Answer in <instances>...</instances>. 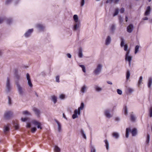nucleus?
Instances as JSON below:
<instances>
[{"instance_id":"obj_1","label":"nucleus","mask_w":152,"mask_h":152,"mask_svg":"<svg viewBox=\"0 0 152 152\" xmlns=\"http://www.w3.org/2000/svg\"><path fill=\"white\" fill-rule=\"evenodd\" d=\"M12 88V86L11 85L10 80L9 77L7 78L6 84V92L8 93L11 92Z\"/></svg>"},{"instance_id":"obj_2","label":"nucleus","mask_w":152,"mask_h":152,"mask_svg":"<svg viewBox=\"0 0 152 152\" xmlns=\"http://www.w3.org/2000/svg\"><path fill=\"white\" fill-rule=\"evenodd\" d=\"M15 83L17 87L18 91L19 94L22 95L24 92V89L19 84L18 81L15 82Z\"/></svg>"},{"instance_id":"obj_3","label":"nucleus","mask_w":152,"mask_h":152,"mask_svg":"<svg viewBox=\"0 0 152 152\" xmlns=\"http://www.w3.org/2000/svg\"><path fill=\"white\" fill-rule=\"evenodd\" d=\"M102 67V66L101 64H98L94 70L93 73L96 75H99L101 72Z\"/></svg>"},{"instance_id":"obj_4","label":"nucleus","mask_w":152,"mask_h":152,"mask_svg":"<svg viewBox=\"0 0 152 152\" xmlns=\"http://www.w3.org/2000/svg\"><path fill=\"white\" fill-rule=\"evenodd\" d=\"M130 53V51H127L126 52L125 56V59L126 61H128L129 62V65L131 64V61L132 60V57L131 56H129V54Z\"/></svg>"},{"instance_id":"obj_5","label":"nucleus","mask_w":152,"mask_h":152,"mask_svg":"<svg viewBox=\"0 0 152 152\" xmlns=\"http://www.w3.org/2000/svg\"><path fill=\"white\" fill-rule=\"evenodd\" d=\"M12 114V113L11 111H6L5 112L4 114V118L6 119H8L11 117Z\"/></svg>"},{"instance_id":"obj_6","label":"nucleus","mask_w":152,"mask_h":152,"mask_svg":"<svg viewBox=\"0 0 152 152\" xmlns=\"http://www.w3.org/2000/svg\"><path fill=\"white\" fill-rule=\"evenodd\" d=\"M33 110L37 116V117H39L41 113L40 110L35 107L33 108Z\"/></svg>"},{"instance_id":"obj_7","label":"nucleus","mask_w":152,"mask_h":152,"mask_svg":"<svg viewBox=\"0 0 152 152\" xmlns=\"http://www.w3.org/2000/svg\"><path fill=\"white\" fill-rule=\"evenodd\" d=\"M32 123L35 126H37V128L38 129H42V127L41 126V124L40 122L34 120L32 121Z\"/></svg>"},{"instance_id":"obj_8","label":"nucleus","mask_w":152,"mask_h":152,"mask_svg":"<svg viewBox=\"0 0 152 152\" xmlns=\"http://www.w3.org/2000/svg\"><path fill=\"white\" fill-rule=\"evenodd\" d=\"M80 112L79 111H78L77 109H75L74 111V114L72 115V118L73 119H75L78 117L77 115H80Z\"/></svg>"},{"instance_id":"obj_9","label":"nucleus","mask_w":152,"mask_h":152,"mask_svg":"<svg viewBox=\"0 0 152 152\" xmlns=\"http://www.w3.org/2000/svg\"><path fill=\"white\" fill-rule=\"evenodd\" d=\"M80 22L75 23L73 27V29L74 31L77 30L80 28Z\"/></svg>"},{"instance_id":"obj_10","label":"nucleus","mask_w":152,"mask_h":152,"mask_svg":"<svg viewBox=\"0 0 152 152\" xmlns=\"http://www.w3.org/2000/svg\"><path fill=\"white\" fill-rule=\"evenodd\" d=\"M36 27L40 31H43L45 28V26L41 24H37L36 25Z\"/></svg>"},{"instance_id":"obj_11","label":"nucleus","mask_w":152,"mask_h":152,"mask_svg":"<svg viewBox=\"0 0 152 152\" xmlns=\"http://www.w3.org/2000/svg\"><path fill=\"white\" fill-rule=\"evenodd\" d=\"M110 111L108 109L104 111V114L107 118H110L112 117V115L110 114Z\"/></svg>"},{"instance_id":"obj_12","label":"nucleus","mask_w":152,"mask_h":152,"mask_svg":"<svg viewBox=\"0 0 152 152\" xmlns=\"http://www.w3.org/2000/svg\"><path fill=\"white\" fill-rule=\"evenodd\" d=\"M133 25L132 24H130L127 28V31L129 33L132 32L133 30Z\"/></svg>"},{"instance_id":"obj_13","label":"nucleus","mask_w":152,"mask_h":152,"mask_svg":"<svg viewBox=\"0 0 152 152\" xmlns=\"http://www.w3.org/2000/svg\"><path fill=\"white\" fill-rule=\"evenodd\" d=\"M111 37L110 36H107L105 42V44L107 45H109L111 42Z\"/></svg>"},{"instance_id":"obj_14","label":"nucleus","mask_w":152,"mask_h":152,"mask_svg":"<svg viewBox=\"0 0 152 152\" xmlns=\"http://www.w3.org/2000/svg\"><path fill=\"white\" fill-rule=\"evenodd\" d=\"M151 11V8L150 6L147 7L145 13L144 15L145 16L149 15Z\"/></svg>"},{"instance_id":"obj_15","label":"nucleus","mask_w":152,"mask_h":152,"mask_svg":"<svg viewBox=\"0 0 152 152\" xmlns=\"http://www.w3.org/2000/svg\"><path fill=\"white\" fill-rule=\"evenodd\" d=\"M33 29H29L25 34L24 35L26 37H28L32 32Z\"/></svg>"},{"instance_id":"obj_16","label":"nucleus","mask_w":152,"mask_h":152,"mask_svg":"<svg viewBox=\"0 0 152 152\" xmlns=\"http://www.w3.org/2000/svg\"><path fill=\"white\" fill-rule=\"evenodd\" d=\"M87 87L86 85H84L81 88L80 91L82 93L84 94L86 92Z\"/></svg>"},{"instance_id":"obj_17","label":"nucleus","mask_w":152,"mask_h":152,"mask_svg":"<svg viewBox=\"0 0 152 152\" xmlns=\"http://www.w3.org/2000/svg\"><path fill=\"white\" fill-rule=\"evenodd\" d=\"M152 84V77H149L148 79V88L150 89L151 88V86Z\"/></svg>"},{"instance_id":"obj_18","label":"nucleus","mask_w":152,"mask_h":152,"mask_svg":"<svg viewBox=\"0 0 152 152\" xmlns=\"http://www.w3.org/2000/svg\"><path fill=\"white\" fill-rule=\"evenodd\" d=\"M78 56L80 58H82L83 57V54L82 53V49L81 47L78 50Z\"/></svg>"},{"instance_id":"obj_19","label":"nucleus","mask_w":152,"mask_h":152,"mask_svg":"<svg viewBox=\"0 0 152 152\" xmlns=\"http://www.w3.org/2000/svg\"><path fill=\"white\" fill-rule=\"evenodd\" d=\"M10 128L8 126H5L4 129V132L5 134H6L9 131Z\"/></svg>"},{"instance_id":"obj_20","label":"nucleus","mask_w":152,"mask_h":152,"mask_svg":"<svg viewBox=\"0 0 152 152\" xmlns=\"http://www.w3.org/2000/svg\"><path fill=\"white\" fill-rule=\"evenodd\" d=\"M131 133L133 136H135L137 134V129L135 128L133 129L131 131Z\"/></svg>"},{"instance_id":"obj_21","label":"nucleus","mask_w":152,"mask_h":152,"mask_svg":"<svg viewBox=\"0 0 152 152\" xmlns=\"http://www.w3.org/2000/svg\"><path fill=\"white\" fill-rule=\"evenodd\" d=\"M143 81V77L142 76H141L140 77L139 80L137 83V86L138 87H140L141 85V83H142Z\"/></svg>"},{"instance_id":"obj_22","label":"nucleus","mask_w":152,"mask_h":152,"mask_svg":"<svg viewBox=\"0 0 152 152\" xmlns=\"http://www.w3.org/2000/svg\"><path fill=\"white\" fill-rule=\"evenodd\" d=\"M150 140V135L148 134L147 135V137L146 138V140L145 141V143L147 145H149V141Z\"/></svg>"},{"instance_id":"obj_23","label":"nucleus","mask_w":152,"mask_h":152,"mask_svg":"<svg viewBox=\"0 0 152 152\" xmlns=\"http://www.w3.org/2000/svg\"><path fill=\"white\" fill-rule=\"evenodd\" d=\"M80 133L83 136V137L85 139H86V137L84 130L83 129H81L80 131Z\"/></svg>"},{"instance_id":"obj_24","label":"nucleus","mask_w":152,"mask_h":152,"mask_svg":"<svg viewBox=\"0 0 152 152\" xmlns=\"http://www.w3.org/2000/svg\"><path fill=\"white\" fill-rule=\"evenodd\" d=\"M55 121L57 124L58 126V131L59 132L61 131V126L60 123L56 120H55Z\"/></svg>"},{"instance_id":"obj_25","label":"nucleus","mask_w":152,"mask_h":152,"mask_svg":"<svg viewBox=\"0 0 152 152\" xmlns=\"http://www.w3.org/2000/svg\"><path fill=\"white\" fill-rule=\"evenodd\" d=\"M115 29V25L113 24L110 28V32L112 34H113Z\"/></svg>"},{"instance_id":"obj_26","label":"nucleus","mask_w":152,"mask_h":152,"mask_svg":"<svg viewBox=\"0 0 152 152\" xmlns=\"http://www.w3.org/2000/svg\"><path fill=\"white\" fill-rule=\"evenodd\" d=\"M22 113L23 115H27V116H31V113L27 110L23 111L22 112Z\"/></svg>"},{"instance_id":"obj_27","label":"nucleus","mask_w":152,"mask_h":152,"mask_svg":"<svg viewBox=\"0 0 152 152\" xmlns=\"http://www.w3.org/2000/svg\"><path fill=\"white\" fill-rule=\"evenodd\" d=\"M73 18L75 23L80 22H78V17L77 15H74Z\"/></svg>"},{"instance_id":"obj_28","label":"nucleus","mask_w":152,"mask_h":152,"mask_svg":"<svg viewBox=\"0 0 152 152\" xmlns=\"http://www.w3.org/2000/svg\"><path fill=\"white\" fill-rule=\"evenodd\" d=\"M112 135L116 139H118L119 137L118 133L116 132H113L112 134Z\"/></svg>"},{"instance_id":"obj_29","label":"nucleus","mask_w":152,"mask_h":152,"mask_svg":"<svg viewBox=\"0 0 152 152\" xmlns=\"http://www.w3.org/2000/svg\"><path fill=\"white\" fill-rule=\"evenodd\" d=\"M131 131V129L129 128H127L126 129V138H128L129 135V132Z\"/></svg>"},{"instance_id":"obj_30","label":"nucleus","mask_w":152,"mask_h":152,"mask_svg":"<svg viewBox=\"0 0 152 152\" xmlns=\"http://www.w3.org/2000/svg\"><path fill=\"white\" fill-rule=\"evenodd\" d=\"M84 104L83 102H82L81 103L80 106L78 108L77 110L78 111H79L80 112L81 110H83L84 108Z\"/></svg>"},{"instance_id":"obj_31","label":"nucleus","mask_w":152,"mask_h":152,"mask_svg":"<svg viewBox=\"0 0 152 152\" xmlns=\"http://www.w3.org/2000/svg\"><path fill=\"white\" fill-rule=\"evenodd\" d=\"M131 120L132 121H134L135 120V118L133 114V112H132L130 114Z\"/></svg>"},{"instance_id":"obj_32","label":"nucleus","mask_w":152,"mask_h":152,"mask_svg":"<svg viewBox=\"0 0 152 152\" xmlns=\"http://www.w3.org/2000/svg\"><path fill=\"white\" fill-rule=\"evenodd\" d=\"M130 73L129 70H127L126 73V80H128L129 79Z\"/></svg>"},{"instance_id":"obj_33","label":"nucleus","mask_w":152,"mask_h":152,"mask_svg":"<svg viewBox=\"0 0 152 152\" xmlns=\"http://www.w3.org/2000/svg\"><path fill=\"white\" fill-rule=\"evenodd\" d=\"M104 142H105V146L106 147V148L107 150L109 149V143L108 140H104Z\"/></svg>"},{"instance_id":"obj_34","label":"nucleus","mask_w":152,"mask_h":152,"mask_svg":"<svg viewBox=\"0 0 152 152\" xmlns=\"http://www.w3.org/2000/svg\"><path fill=\"white\" fill-rule=\"evenodd\" d=\"M94 88L96 91L97 92L100 91L102 90V88H101L97 86H96Z\"/></svg>"},{"instance_id":"obj_35","label":"nucleus","mask_w":152,"mask_h":152,"mask_svg":"<svg viewBox=\"0 0 152 152\" xmlns=\"http://www.w3.org/2000/svg\"><path fill=\"white\" fill-rule=\"evenodd\" d=\"M149 115L150 118L152 117V106H151L149 109Z\"/></svg>"},{"instance_id":"obj_36","label":"nucleus","mask_w":152,"mask_h":152,"mask_svg":"<svg viewBox=\"0 0 152 152\" xmlns=\"http://www.w3.org/2000/svg\"><path fill=\"white\" fill-rule=\"evenodd\" d=\"M124 39L121 37V47H122L124 45Z\"/></svg>"},{"instance_id":"obj_37","label":"nucleus","mask_w":152,"mask_h":152,"mask_svg":"<svg viewBox=\"0 0 152 152\" xmlns=\"http://www.w3.org/2000/svg\"><path fill=\"white\" fill-rule=\"evenodd\" d=\"M13 125L15 129L17 130L19 129V126L18 124V123L15 122H14L13 123Z\"/></svg>"},{"instance_id":"obj_38","label":"nucleus","mask_w":152,"mask_h":152,"mask_svg":"<svg viewBox=\"0 0 152 152\" xmlns=\"http://www.w3.org/2000/svg\"><path fill=\"white\" fill-rule=\"evenodd\" d=\"M140 46L139 45L136 46L135 48L134 53L136 54L139 50Z\"/></svg>"},{"instance_id":"obj_39","label":"nucleus","mask_w":152,"mask_h":152,"mask_svg":"<svg viewBox=\"0 0 152 152\" xmlns=\"http://www.w3.org/2000/svg\"><path fill=\"white\" fill-rule=\"evenodd\" d=\"M127 91L130 94L133 92L134 90L132 88H127Z\"/></svg>"},{"instance_id":"obj_40","label":"nucleus","mask_w":152,"mask_h":152,"mask_svg":"<svg viewBox=\"0 0 152 152\" xmlns=\"http://www.w3.org/2000/svg\"><path fill=\"white\" fill-rule=\"evenodd\" d=\"M54 150L56 152H60V148L56 145L54 148Z\"/></svg>"},{"instance_id":"obj_41","label":"nucleus","mask_w":152,"mask_h":152,"mask_svg":"<svg viewBox=\"0 0 152 152\" xmlns=\"http://www.w3.org/2000/svg\"><path fill=\"white\" fill-rule=\"evenodd\" d=\"M12 21V19L11 18H9L7 19V23L8 24H10L11 23Z\"/></svg>"},{"instance_id":"obj_42","label":"nucleus","mask_w":152,"mask_h":152,"mask_svg":"<svg viewBox=\"0 0 152 152\" xmlns=\"http://www.w3.org/2000/svg\"><path fill=\"white\" fill-rule=\"evenodd\" d=\"M52 100L54 102V103H56L57 102V98L55 96H53L52 97Z\"/></svg>"},{"instance_id":"obj_43","label":"nucleus","mask_w":152,"mask_h":152,"mask_svg":"<svg viewBox=\"0 0 152 152\" xmlns=\"http://www.w3.org/2000/svg\"><path fill=\"white\" fill-rule=\"evenodd\" d=\"M124 114L126 115H127L128 114V112L127 109V107H126V106H125L124 107Z\"/></svg>"},{"instance_id":"obj_44","label":"nucleus","mask_w":152,"mask_h":152,"mask_svg":"<svg viewBox=\"0 0 152 152\" xmlns=\"http://www.w3.org/2000/svg\"><path fill=\"white\" fill-rule=\"evenodd\" d=\"M118 12V8L116 9L115 10V12L113 15V16H115L117 15Z\"/></svg>"},{"instance_id":"obj_45","label":"nucleus","mask_w":152,"mask_h":152,"mask_svg":"<svg viewBox=\"0 0 152 152\" xmlns=\"http://www.w3.org/2000/svg\"><path fill=\"white\" fill-rule=\"evenodd\" d=\"M124 50L127 52V51H130V50H128V46L127 44H125L124 45Z\"/></svg>"},{"instance_id":"obj_46","label":"nucleus","mask_w":152,"mask_h":152,"mask_svg":"<svg viewBox=\"0 0 152 152\" xmlns=\"http://www.w3.org/2000/svg\"><path fill=\"white\" fill-rule=\"evenodd\" d=\"M28 84L30 87H32L33 86V85L31 83V80H28Z\"/></svg>"},{"instance_id":"obj_47","label":"nucleus","mask_w":152,"mask_h":152,"mask_svg":"<svg viewBox=\"0 0 152 152\" xmlns=\"http://www.w3.org/2000/svg\"><path fill=\"white\" fill-rule=\"evenodd\" d=\"M91 152H96V150L94 147L92 145L91 146Z\"/></svg>"},{"instance_id":"obj_48","label":"nucleus","mask_w":152,"mask_h":152,"mask_svg":"<svg viewBox=\"0 0 152 152\" xmlns=\"http://www.w3.org/2000/svg\"><path fill=\"white\" fill-rule=\"evenodd\" d=\"M12 0H6L5 2V4L6 5L10 4L12 2Z\"/></svg>"},{"instance_id":"obj_49","label":"nucleus","mask_w":152,"mask_h":152,"mask_svg":"<svg viewBox=\"0 0 152 152\" xmlns=\"http://www.w3.org/2000/svg\"><path fill=\"white\" fill-rule=\"evenodd\" d=\"M37 130V129L35 127H33L31 129V132L32 133H34Z\"/></svg>"},{"instance_id":"obj_50","label":"nucleus","mask_w":152,"mask_h":152,"mask_svg":"<svg viewBox=\"0 0 152 152\" xmlns=\"http://www.w3.org/2000/svg\"><path fill=\"white\" fill-rule=\"evenodd\" d=\"M117 91L118 94L119 95H121L122 94V91L119 89H117Z\"/></svg>"},{"instance_id":"obj_51","label":"nucleus","mask_w":152,"mask_h":152,"mask_svg":"<svg viewBox=\"0 0 152 152\" xmlns=\"http://www.w3.org/2000/svg\"><path fill=\"white\" fill-rule=\"evenodd\" d=\"M15 76L16 78L18 80L17 81H16H16H18V80H19V79L20 78V76H19V75H18V74H17L16 73L15 74Z\"/></svg>"},{"instance_id":"obj_52","label":"nucleus","mask_w":152,"mask_h":152,"mask_svg":"<svg viewBox=\"0 0 152 152\" xmlns=\"http://www.w3.org/2000/svg\"><path fill=\"white\" fill-rule=\"evenodd\" d=\"M28 119V118H21V120L23 122H26L27 121V119Z\"/></svg>"},{"instance_id":"obj_53","label":"nucleus","mask_w":152,"mask_h":152,"mask_svg":"<svg viewBox=\"0 0 152 152\" xmlns=\"http://www.w3.org/2000/svg\"><path fill=\"white\" fill-rule=\"evenodd\" d=\"M26 79L27 80H31L30 77V76L29 74L27 73L26 75Z\"/></svg>"},{"instance_id":"obj_54","label":"nucleus","mask_w":152,"mask_h":152,"mask_svg":"<svg viewBox=\"0 0 152 152\" xmlns=\"http://www.w3.org/2000/svg\"><path fill=\"white\" fill-rule=\"evenodd\" d=\"M85 4V0H81V6L83 7Z\"/></svg>"},{"instance_id":"obj_55","label":"nucleus","mask_w":152,"mask_h":152,"mask_svg":"<svg viewBox=\"0 0 152 152\" xmlns=\"http://www.w3.org/2000/svg\"><path fill=\"white\" fill-rule=\"evenodd\" d=\"M119 20L120 22L121 23H122V22L123 21V20L121 16H119Z\"/></svg>"},{"instance_id":"obj_56","label":"nucleus","mask_w":152,"mask_h":152,"mask_svg":"<svg viewBox=\"0 0 152 152\" xmlns=\"http://www.w3.org/2000/svg\"><path fill=\"white\" fill-rule=\"evenodd\" d=\"M56 81L58 83L59 82V76H57L56 77Z\"/></svg>"},{"instance_id":"obj_57","label":"nucleus","mask_w":152,"mask_h":152,"mask_svg":"<svg viewBox=\"0 0 152 152\" xmlns=\"http://www.w3.org/2000/svg\"><path fill=\"white\" fill-rule=\"evenodd\" d=\"M59 97L61 99H63L65 98V95L63 94H61L60 95Z\"/></svg>"},{"instance_id":"obj_58","label":"nucleus","mask_w":152,"mask_h":152,"mask_svg":"<svg viewBox=\"0 0 152 152\" xmlns=\"http://www.w3.org/2000/svg\"><path fill=\"white\" fill-rule=\"evenodd\" d=\"M124 9L123 8H122L120 10V12L121 13H122L124 12Z\"/></svg>"},{"instance_id":"obj_59","label":"nucleus","mask_w":152,"mask_h":152,"mask_svg":"<svg viewBox=\"0 0 152 152\" xmlns=\"http://www.w3.org/2000/svg\"><path fill=\"white\" fill-rule=\"evenodd\" d=\"M120 0H112V2L115 4H117Z\"/></svg>"},{"instance_id":"obj_60","label":"nucleus","mask_w":152,"mask_h":152,"mask_svg":"<svg viewBox=\"0 0 152 152\" xmlns=\"http://www.w3.org/2000/svg\"><path fill=\"white\" fill-rule=\"evenodd\" d=\"M20 1V0H16L14 2V4L16 5L18 4Z\"/></svg>"},{"instance_id":"obj_61","label":"nucleus","mask_w":152,"mask_h":152,"mask_svg":"<svg viewBox=\"0 0 152 152\" xmlns=\"http://www.w3.org/2000/svg\"><path fill=\"white\" fill-rule=\"evenodd\" d=\"M8 99L9 104H11V99L9 96H8Z\"/></svg>"},{"instance_id":"obj_62","label":"nucleus","mask_w":152,"mask_h":152,"mask_svg":"<svg viewBox=\"0 0 152 152\" xmlns=\"http://www.w3.org/2000/svg\"><path fill=\"white\" fill-rule=\"evenodd\" d=\"M31 126V124L30 123H27L26 125V127L27 128H30Z\"/></svg>"},{"instance_id":"obj_63","label":"nucleus","mask_w":152,"mask_h":152,"mask_svg":"<svg viewBox=\"0 0 152 152\" xmlns=\"http://www.w3.org/2000/svg\"><path fill=\"white\" fill-rule=\"evenodd\" d=\"M4 19V18H0V24H1L3 23Z\"/></svg>"},{"instance_id":"obj_64","label":"nucleus","mask_w":152,"mask_h":152,"mask_svg":"<svg viewBox=\"0 0 152 152\" xmlns=\"http://www.w3.org/2000/svg\"><path fill=\"white\" fill-rule=\"evenodd\" d=\"M67 57L69 58H71V55L70 53H67Z\"/></svg>"}]
</instances>
